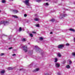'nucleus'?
I'll list each match as a JSON object with an SVG mask.
<instances>
[{"label": "nucleus", "mask_w": 75, "mask_h": 75, "mask_svg": "<svg viewBox=\"0 0 75 75\" xmlns=\"http://www.w3.org/2000/svg\"><path fill=\"white\" fill-rule=\"evenodd\" d=\"M57 61H58V59H57V58L54 59V62H57Z\"/></svg>", "instance_id": "nucleus-16"}, {"label": "nucleus", "mask_w": 75, "mask_h": 75, "mask_svg": "<svg viewBox=\"0 0 75 75\" xmlns=\"http://www.w3.org/2000/svg\"><path fill=\"white\" fill-rule=\"evenodd\" d=\"M5 70H1V72H0V73L1 74H4V73H5Z\"/></svg>", "instance_id": "nucleus-9"}, {"label": "nucleus", "mask_w": 75, "mask_h": 75, "mask_svg": "<svg viewBox=\"0 0 75 75\" xmlns=\"http://www.w3.org/2000/svg\"><path fill=\"white\" fill-rule=\"evenodd\" d=\"M37 2H38L39 3V2H40L41 1V0H36Z\"/></svg>", "instance_id": "nucleus-25"}, {"label": "nucleus", "mask_w": 75, "mask_h": 75, "mask_svg": "<svg viewBox=\"0 0 75 75\" xmlns=\"http://www.w3.org/2000/svg\"><path fill=\"white\" fill-rule=\"evenodd\" d=\"M40 69H39V68H37L33 70V72H37V71H38Z\"/></svg>", "instance_id": "nucleus-8"}, {"label": "nucleus", "mask_w": 75, "mask_h": 75, "mask_svg": "<svg viewBox=\"0 0 75 75\" xmlns=\"http://www.w3.org/2000/svg\"><path fill=\"white\" fill-rule=\"evenodd\" d=\"M57 55L59 57H61V53H58L57 54Z\"/></svg>", "instance_id": "nucleus-10"}, {"label": "nucleus", "mask_w": 75, "mask_h": 75, "mask_svg": "<svg viewBox=\"0 0 75 75\" xmlns=\"http://www.w3.org/2000/svg\"><path fill=\"white\" fill-rule=\"evenodd\" d=\"M56 66L57 67H59V64L58 63H56Z\"/></svg>", "instance_id": "nucleus-12"}, {"label": "nucleus", "mask_w": 75, "mask_h": 75, "mask_svg": "<svg viewBox=\"0 0 75 75\" xmlns=\"http://www.w3.org/2000/svg\"><path fill=\"white\" fill-rule=\"evenodd\" d=\"M21 31V28L20 27L19 28V31Z\"/></svg>", "instance_id": "nucleus-33"}, {"label": "nucleus", "mask_w": 75, "mask_h": 75, "mask_svg": "<svg viewBox=\"0 0 75 75\" xmlns=\"http://www.w3.org/2000/svg\"><path fill=\"white\" fill-rule=\"evenodd\" d=\"M62 47H63V46L62 45H59L58 46V48H59V49H61V48H62Z\"/></svg>", "instance_id": "nucleus-6"}, {"label": "nucleus", "mask_w": 75, "mask_h": 75, "mask_svg": "<svg viewBox=\"0 0 75 75\" xmlns=\"http://www.w3.org/2000/svg\"><path fill=\"white\" fill-rule=\"evenodd\" d=\"M74 40L75 41V38H74Z\"/></svg>", "instance_id": "nucleus-42"}, {"label": "nucleus", "mask_w": 75, "mask_h": 75, "mask_svg": "<svg viewBox=\"0 0 75 75\" xmlns=\"http://www.w3.org/2000/svg\"><path fill=\"white\" fill-rule=\"evenodd\" d=\"M27 15L26 14H25L24 15V17H27Z\"/></svg>", "instance_id": "nucleus-34"}, {"label": "nucleus", "mask_w": 75, "mask_h": 75, "mask_svg": "<svg viewBox=\"0 0 75 75\" xmlns=\"http://www.w3.org/2000/svg\"><path fill=\"white\" fill-rule=\"evenodd\" d=\"M1 3H6V1L5 0H2L1 1Z\"/></svg>", "instance_id": "nucleus-17"}, {"label": "nucleus", "mask_w": 75, "mask_h": 75, "mask_svg": "<svg viewBox=\"0 0 75 75\" xmlns=\"http://www.w3.org/2000/svg\"><path fill=\"white\" fill-rule=\"evenodd\" d=\"M72 55H73L74 56H75V52H73L72 53Z\"/></svg>", "instance_id": "nucleus-28"}, {"label": "nucleus", "mask_w": 75, "mask_h": 75, "mask_svg": "<svg viewBox=\"0 0 75 75\" xmlns=\"http://www.w3.org/2000/svg\"><path fill=\"white\" fill-rule=\"evenodd\" d=\"M30 35L31 37H33V35L32 34H30Z\"/></svg>", "instance_id": "nucleus-23"}, {"label": "nucleus", "mask_w": 75, "mask_h": 75, "mask_svg": "<svg viewBox=\"0 0 75 75\" xmlns=\"http://www.w3.org/2000/svg\"><path fill=\"white\" fill-rule=\"evenodd\" d=\"M66 45H67V46H69V44L68 43H67L66 44Z\"/></svg>", "instance_id": "nucleus-32"}, {"label": "nucleus", "mask_w": 75, "mask_h": 75, "mask_svg": "<svg viewBox=\"0 0 75 75\" xmlns=\"http://www.w3.org/2000/svg\"><path fill=\"white\" fill-rule=\"evenodd\" d=\"M40 40H43V38L42 37H40Z\"/></svg>", "instance_id": "nucleus-29"}, {"label": "nucleus", "mask_w": 75, "mask_h": 75, "mask_svg": "<svg viewBox=\"0 0 75 75\" xmlns=\"http://www.w3.org/2000/svg\"><path fill=\"white\" fill-rule=\"evenodd\" d=\"M22 41H26V39H25V38H23L22 39Z\"/></svg>", "instance_id": "nucleus-18"}, {"label": "nucleus", "mask_w": 75, "mask_h": 75, "mask_svg": "<svg viewBox=\"0 0 75 75\" xmlns=\"http://www.w3.org/2000/svg\"><path fill=\"white\" fill-rule=\"evenodd\" d=\"M35 48H36V52H40L41 51H42L41 49H40L37 48V46H35Z\"/></svg>", "instance_id": "nucleus-3"}, {"label": "nucleus", "mask_w": 75, "mask_h": 75, "mask_svg": "<svg viewBox=\"0 0 75 75\" xmlns=\"http://www.w3.org/2000/svg\"><path fill=\"white\" fill-rule=\"evenodd\" d=\"M67 15V14H61L60 16L59 17V18L61 19V18H62L63 17H66Z\"/></svg>", "instance_id": "nucleus-4"}, {"label": "nucleus", "mask_w": 75, "mask_h": 75, "mask_svg": "<svg viewBox=\"0 0 75 75\" xmlns=\"http://www.w3.org/2000/svg\"><path fill=\"white\" fill-rule=\"evenodd\" d=\"M71 64H72V62H71V61H69V65Z\"/></svg>", "instance_id": "nucleus-30"}, {"label": "nucleus", "mask_w": 75, "mask_h": 75, "mask_svg": "<svg viewBox=\"0 0 75 75\" xmlns=\"http://www.w3.org/2000/svg\"><path fill=\"white\" fill-rule=\"evenodd\" d=\"M34 20L35 21H39V19L37 18H34Z\"/></svg>", "instance_id": "nucleus-14"}, {"label": "nucleus", "mask_w": 75, "mask_h": 75, "mask_svg": "<svg viewBox=\"0 0 75 75\" xmlns=\"http://www.w3.org/2000/svg\"><path fill=\"white\" fill-rule=\"evenodd\" d=\"M70 31H73V32H74L75 31V30L74 29H72V28H70L69 29Z\"/></svg>", "instance_id": "nucleus-15"}, {"label": "nucleus", "mask_w": 75, "mask_h": 75, "mask_svg": "<svg viewBox=\"0 0 75 75\" xmlns=\"http://www.w3.org/2000/svg\"><path fill=\"white\" fill-rule=\"evenodd\" d=\"M12 11H13V13H17L18 12L17 10H12Z\"/></svg>", "instance_id": "nucleus-7"}, {"label": "nucleus", "mask_w": 75, "mask_h": 75, "mask_svg": "<svg viewBox=\"0 0 75 75\" xmlns=\"http://www.w3.org/2000/svg\"><path fill=\"white\" fill-rule=\"evenodd\" d=\"M44 6H48V3H45L43 4Z\"/></svg>", "instance_id": "nucleus-11"}, {"label": "nucleus", "mask_w": 75, "mask_h": 75, "mask_svg": "<svg viewBox=\"0 0 75 75\" xmlns=\"http://www.w3.org/2000/svg\"><path fill=\"white\" fill-rule=\"evenodd\" d=\"M36 27H40V25H39V24H37L36 25Z\"/></svg>", "instance_id": "nucleus-31"}, {"label": "nucleus", "mask_w": 75, "mask_h": 75, "mask_svg": "<svg viewBox=\"0 0 75 75\" xmlns=\"http://www.w3.org/2000/svg\"><path fill=\"white\" fill-rule=\"evenodd\" d=\"M57 75H61V73H59V72H58L57 73Z\"/></svg>", "instance_id": "nucleus-35"}, {"label": "nucleus", "mask_w": 75, "mask_h": 75, "mask_svg": "<svg viewBox=\"0 0 75 75\" xmlns=\"http://www.w3.org/2000/svg\"><path fill=\"white\" fill-rule=\"evenodd\" d=\"M4 53H1V54H0V56H3V55H4Z\"/></svg>", "instance_id": "nucleus-24"}, {"label": "nucleus", "mask_w": 75, "mask_h": 75, "mask_svg": "<svg viewBox=\"0 0 75 75\" xmlns=\"http://www.w3.org/2000/svg\"><path fill=\"white\" fill-rule=\"evenodd\" d=\"M32 65H33V64H30V67H31V66H32Z\"/></svg>", "instance_id": "nucleus-38"}, {"label": "nucleus", "mask_w": 75, "mask_h": 75, "mask_svg": "<svg viewBox=\"0 0 75 75\" xmlns=\"http://www.w3.org/2000/svg\"><path fill=\"white\" fill-rule=\"evenodd\" d=\"M4 24V25H7L9 24V22L8 21H1L0 22V24Z\"/></svg>", "instance_id": "nucleus-2"}, {"label": "nucleus", "mask_w": 75, "mask_h": 75, "mask_svg": "<svg viewBox=\"0 0 75 75\" xmlns=\"http://www.w3.org/2000/svg\"><path fill=\"white\" fill-rule=\"evenodd\" d=\"M50 34H52V32H50Z\"/></svg>", "instance_id": "nucleus-39"}, {"label": "nucleus", "mask_w": 75, "mask_h": 75, "mask_svg": "<svg viewBox=\"0 0 75 75\" xmlns=\"http://www.w3.org/2000/svg\"><path fill=\"white\" fill-rule=\"evenodd\" d=\"M16 54H13L12 55V56H16Z\"/></svg>", "instance_id": "nucleus-37"}, {"label": "nucleus", "mask_w": 75, "mask_h": 75, "mask_svg": "<svg viewBox=\"0 0 75 75\" xmlns=\"http://www.w3.org/2000/svg\"><path fill=\"white\" fill-rule=\"evenodd\" d=\"M11 0L12 1H13V0Z\"/></svg>", "instance_id": "nucleus-44"}, {"label": "nucleus", "mask_w": 75, "mask_h": 75, "mask_svg": "<svg viewBox=\"0 0 75 75\" xmlns=\"http://www.w3.org/2000/svg\"><path fill=\"white\" fill-rule=\"evenodd\" d=\"M24 3L26 4L28 8H30V4L29 3V0H25L24 1Z\"/></svg>", "instance_id": "nucleus-1"}, {"label": "nucleus", "mask_w": 75, "mask_h": 75, "mask_svg": "<svg viewBox=\"0 0 75 75\" xmlns=\"http://www.w3.org/2000/svg\"><path fill=\"white\" fill-rule=\"evenodd\" d=\"M65 62H66V61H64L63 62H62V64H65Z\"/></svg>", "instance_id": "nucleus-26"}, {"label": "nucleus", "mask_w": 75, "mask_h": 75, "mask_svg": "<svg viewBox=\"0 0 75 75\" xmlns=\"http://www.w3.org/2000/svg\"><path fill=\"white\" fill-rule=\"evenodd\" d=\"M23 69H20V71H21V70H22Z\"/></svg>", "instance_id": "nucleus-40"}, {"label": "nucleus", "mask_w": 75, "mask_h": 75, "mask_svg": "<svg viewBox=\"0 0 75 75\" xmlns=\"http://www.w3.org/2000/svg\"><path fill=\"white\" fill-rule=\"evenodd\" d=\"M43 54V53H42V54Z\"/></svg>", "instance_id": "nucleus-45"}, {"label": "nucleus", "mask_w": 75, "mask_h": 75, "mask_svg": "<svg viewBox=\"0 0 75 75\" xmlns=\"http://www.w3.org/2000/svg\"><path fill=\"white\" fill-rule=\"evenodd\" d=\"M13 48L12 47H10L8 48V50H11V49H13Z\"/></svg>", "instance_id": "nucleus-27"}, {"label": "nucleus", "mask_w": 75, "mask_h": 75, "mask_svg": "<svg viewBox=\"0 0 75 75\" xmlns=\"http://www.w3.org/2000/svg\"><path fill=\"white\" fill-rule=\"evenodd\" d=\"M45 75H51L50 74L47 73L45 74Z\"/></svg>", "instance_id": "nucleus-22"}, {"label": "nucleus", "mask_w": 75, "mask_h": 75, "mask_svg": "<svg viewBox=\"0 0 75 75\" xmlns=\"http://www.w3.org/2000/svg\"><path fill=\"white\" fill-rule=\"evenodd\" d=\"M66 68L68 69L70 68V66H69V65H67L66 66Z\"/></svg>", "instance_id": "nucleus-19"}, {"label": "nucleus", "mask_w": 75, "mask_h": 75, "mask_svg": "<svg viewBox=\"0 0 75 75\" xmlns=\"http://www.w3.org/2000/svg\"><path fill=\"white\" fill-rule=\"evenodd\" d=\"M13 69V68L11 67H9L8 68V70H12Z\"/></svg>", "instance_id": "nucleus-20"}, {"label": "nucleus", "mask_w": 75, "mask_h": 75, "mask_svg": "<svg viewBox=\"0 0 75 75\" xmlns=\"http://www.w3.org/2000/svg\"><path fill=\"white\" fill-rule=\"evenodd\" d=\"M12 17H14V18H18V17L16 15H13Z\"/></svg>", "instance_id": "nucleus-13"}, {"label": "nucleus", "mask_w": 75, "mask_h": 75, "mask_svg": "<svg viewBox=\"0 0 75 75\" xmlns=\"http://www.w3.org/2000/svg\"><path fill=\"white\" fill-rule=\"evenodd\" d=\"M23 48L24 51H25V52H27V47L26 45L22 46Z\"/></svg>", "instance_id": "nucleus-5"}, {"label": "nucleus", "mask_w": 75, "mask_h": 75, "mask_svg": "<svg viewBox=\"0 0 75 75\" xmlns=\"http://www.w3.org/2000/svg\"><path fill=\"white\" fill-rule=\"evenodd\" d=\"M1 12V10H0V13Z\"/></svg>", "instance_id": "nucleus-41"}, {"label": "nucleus", "mask_w": 75, "mask_h": 75, "mask_svg": "<svg viewBox=\"0 0 75 75\" xmlns=\"http://www.w3.org/2000/svg\"><path fill=\"white\" fill-rule=\"evenodd\" d=\"M54 21H55V19H52L50 20V21H52V22H54Z\"/></svg>", "instance_id": "nucleus-21"}, {"label": "nucleus", "mask_w": 75, "mask_h": 75, "mask_svg": "<svg viewBox=\"0 0 75 75\" xmlns=\"http://www.w3.org/2000/svg\"><path fill=\"white\" fill-rule=\"evenodd\" d=\"M32 33H33V34H36V32L34 31Z\"/></svg>", "instance_id": "nucleus-36"}, {"label": "nucleus", "mask_w": 75, "mask_h": 75, "mask_svg": "<svg viewBox=\"0 0 75 75\" xmlns=\"http://www.w3.org/2000/svg\"><path fill=\"white\" fill-rule=\"evenodd\" d=\"M48 0H46V1H48Z\"/></svg>", "instance_id": "nucleus-43"}]
</instances>
